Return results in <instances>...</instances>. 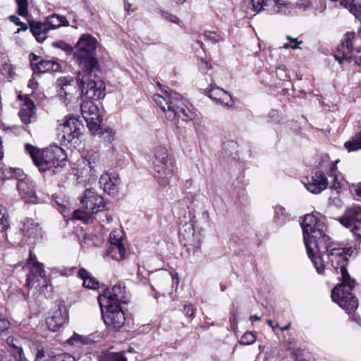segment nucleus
<instances>
[{"label":"nucleus","instance_id":"f3484780","mask_svg":"<svg viewBox=\"0 0 361 361\" xmlns=\"http://www.w3.org/2000/svg\"><path fill=\"white\" fill-rule=\"evenodd\" d=\"M20 231L24 237L35 241L42 237V228L38 223L30 218H25L21 222Z\"/></svg>","mask_w":361,"mask_h":361},{"label":"nucleus","instance_id":"5fc2aeb1","mask_svg":"<svg viewBox=\"0 0 361 361\" xmlns=\"http://www.w3.org/2000/svg\"><path fill=\"white\" fill-rule=\"evenodd\" d=\"M183 312L185 316L190 318V321L194 318L195 310L190 305H186L184 306Z\"/></svg>","mask_w":361,"mask_h":361},{"label":"nucleus","instance_id":"8fccbe9b","mask_svg":"<svg viewBox=\"0 0 361 361\" xmlns=\"http://www.w3.org/2000/svg\"><path fill=\"white\" fill-rule=\"evenodd\" d=\"M15 361H28L24 354L23 348H18L17 351L13 352Z\"/></svg>","mask_w":361,"mask_h":361},{"label":"nucleus","instance_id":"680f3d73","mask_svg":"<svg viewBox=\"0 0 361 361\" xmlns=\"http://www.w3.org/2000/svg\"><path fill=\"white\" fill-rule=\"evenodd\" d=\"M202 68L206 70L212 68V65L207 61H202Z\"/></svg>","mask_w":361,"mask_h":361},{"label":"nucleus","instance_id":"f704fd0d","mask_svg":"<svg viewBox=\"0 0 361 361\" xmlns=\"http://www.w3.org/2000/svg\"><path fill=\"white\" fill-rule=\"evenodd\" d=\"M99 361H127L122 353H106L100 357Z\"/></svg>","mask_w":361,"mask_h":361},{"label":"nucleus","instance_id":"e2e57ef3","mask_svg":"<svg viewBox=\"0 0 361 361\" xmlns=\"http://www.w3.org/2000/svg\"><path fill=\"white\" fill-rule=\"evenodd\" d=\"M267 323L273 329L279 327L278 323L274 324V321L271 319L267 320Z\"/></svg>","mask_w":361,"mask_h":361},{"label":"nucleus","instance_id":"c03bdc74","mask_svg":"<svg viewBox=\"0 0 361 361\" xmlns=\"http://www.w3.org/2000/svg\"><path fill=\"white\" fill-rule=\"evenodd\" d=\"M271 0H251L254 10L259 12L264 9V7L267 6Z\"/></svg>","mask_w":361,"mask_h":361},{"label":"nucleus","instance_id":"69168bd1","mask_svg":"<svg viewBox=\"0 0 361 361\" xmlns=\"http://www.w3.org/2000/svg\"><path fill=\"white\" fill-rule=\"evenodd\" d=\"M250 319L251 321H260L261 318L259 317H258L257 315H252V316H250Z\"/></svg>","mask_w":361,"mask_h":361},{"label":"nucleus","instance_id":"72a5a7b5","mask_svg":"<svg viewBox=\"0 0 361 361\" xmlns=\"http://www.w3.org/2000/svg\"><path fill=\"white\" fill-rule=\"evenodd\" d=\"M345 147L348 152L361 149V131L353 137L351 140L346 142Z\"/></svg>","mask_w":361,"mask_h":361},{"label":"nucleus","instance_id":"3c124183","mask_svg":"<svg viewBox=\"0 0 361 361\" xmlns=\"http://www.w3.org/2000/svg\"><path fill=\"white\" fill-rule=\"evenodd\" d=\"M1 73L4 76L9 78L12 77L14 74L12 66L8 63H5L1 68Z\"/></svg>","mask_w":361,"mask_h":361},{"label":"nucleus","instance_id":"4d7b16f0","mask_svg":"<svg viewBox=\"0 0 361 361\" xmlns=\"http://www.w3.org/2000/svg\"><path fill=\"white\" fill-rule=\"evenodd\" d=\"M162 17L166 19V20H169L171 23L178 24L180 23V20L178 18L173 14L166 13V12H162L161 13Z\"/></svg>","mask_w":361,"mask_h":361},{"label":"nucleus","instance_id":"4c0bfd02","mask_svg":"<svg viewBox=\"0 0 361 361\" xmlns=\"http://www.w3.org/2000/svg\"><path fill=\"white\" fill-rule=\"evenodd\" d=\"M274 217L281 223H284L288 219V213L286 209L281 205H276L274 208Z\"/></svg>","mask_w":361,"mask_h":361},{"label":"nucleus","instance_id":"2eb2a0df","mask_svg":"<svg viewBox=\"0 0 361 361\" xmlns=\"http://www.w3.org/2000/svg\"><path fill=\"white\" fill-rule=\"evenodd\" d=\"M307 180L303 182L305 188L314 194L320 193L330 184L324 174L319 171H316L310 180L307 178Z\"/></svg>","mask_w":361,"mask_h":361},{"label":"nucleus","instance_id":"0e129e2a","mask_svg":"<svg viewBox=\"0 0 361 361\" xmlns=\"http://www.w3.org/2000/svg\"><path fill=\"white\" fill-rule=\"evenodd\" d=\"M28 87L32 89H35L37 87V82L34 81V79H31L29 81Z\"/></svg>","mask_w":361,"mask_h":361},{"label":"nucleus","instance_id":"49530a36","mask_svg":"<svg viewBox=\"0 0 361 361\" xmlns=\"http://www.w3.org/2000/svg\"><path fill=\"white\" fill-rule=\"evenodd\" d=\"M52 44L54 47L65 51L68 54L73 52L72 47L63 41H57L54 42Z\"/></svg>","mask_w":361,"mask_h":361},{"label":"nucleus","instance_id":"a211bd4d","mask_svg":"<svg viewBox=\"0 0 361 361\" xmlns=\"http://www.w3.org/2000/svg\"><path fill=\"white\" fill-rule=\"evenodd\" d=\"M80 109L82 116L88 125L97 126L101 122L98 108L92 101L83 102Z\"/></svg>","mask_w":361,"mask_h":361},{"label":"nucleus","instance_id":"f03ea898","mask_svg":"<svg viewBox=\"0 0 361 361\" xmlns=\"http://www.w3.org/2000/svg\"><path fill=\"white\" fill-rule=\"evenodd\" d=\"M156 104L164 113L166 119L178 124L180 120L188 121L197 116L193 106L173 91L164 90L153 97Z\"/></svg>","mask_w":361,"mask_h":361},{"label":"nucleus","instance_id":"c756f323","mask_svg":"<svg viewBox=\"0 0 361 361\" xmlns=\"http://www.w3.org/2000/svg\"><path fill=\"white\" fill-rule=\"evenodd\" d=\"M78 161L81 162V165H87L96 169L99 162V155L94 150H89Z\"/></svg>","mask_w":361,"mask_h":361},{"label":"nucleus","instance_id":"bf43d9fd","mask_svg":"<svg viewBox=\"0 0 361 361\" xmlns=\"http://www.w3.org/2000/svg\"><path fill=\"white\" fill-rule=\"evenodd\" d=\"M30 61H31V65L33 67V70L35 71L36 69L37 68V63H38V62L40 61L39 57L34 54H32L30 55Z\"/></svg>","mask_w":361,"mask_h":361},{"label":"nucleus","instance_id":"a19ab883","mask_svg":"<svg viewBox=\"0 0 361 361\" xmlns=\"http://www.w3.org/2000/svg\"><path fill=\"white\" fill-rule=\"evenodd\" d=\"M255 334L251 331H247L242 336L240 343L244 345H251L255 343Z\"/></svg>","mask_w":361,"mask_h":361},{"label":"nucleus","instance_id":"cd10ccee","mask_svg":"<svg viewBox=\"0 0 361 361\" xmlns=\"http://www.w3.org/2000/svg\"><path fill=\"white\" fill-rule=\"evenodd\" d=\"M341 4L355 16L361 19V0H341Z\"/></svg>","mask_w":361,"mask_h":361},{"label":"nucleus","instance_id":"1a4fd4ad","mask_svg":"<svg viewBox=\"0 0 361 361\" xmlns=\"http://www.w3.org/2000/svg\"><path fill=\"white\" fill-rule=\"evenodd\" d=\"M100 308L104 322L107 327L117 330L124 325L126 317L121 305H102Z\"/></svg>","mask_w":361,"mask_h":361},{"label":"nucleus","instance_id":"c85d7f7f","mask_svg":"<svg viewBox=\"0 0 361 361\" xmlns=\"http://www.w3.org/2000/svg\"><path fill=\"white\" fill-rule=\"evenodd\" d=\"M45 23L48 25L49 30L56 29L61 26H67L68 25V21L66 18L64 16L58 14L50 15L47 18Z\"/></svg>","mask_w":361,"mask_h":361},{"label":"nucleus","instance_id":"09e8293b","mask_svg":"<svg viewBox=\"0 0 361 361\" xmlns=\"http://www.w3.org/2000/svg\"><path fill=\"white\" fill-rule=\"evenodd\" d=\"M9 19L11 22L14 23L16 25L20 26V28L18 29L16 32H19L20 30L25 31L27 29V24L21 22L18 17L13 15L9 17Z\"/></svg>","mask_w":361,"mask_h":361},{"label":"nucleus","instance_id":"9b49d317","mask_svg":"<svg viewBox=\"0 0 361 361\" xmlns=\"http://www.w3.org/2000/svg\"><path fill=\"white\" fill-rule=\"evenodd\" d=\"M126 287L121 283L114 285L111 288H106L102 295L98 296L99 306L102 305H117L125 302Z\"/></svg>","mask_w":361,"mask_h":361},{"label":"nucleus","instance_id":"6e6552de","mask_svg":"<svg viewBox=\"0 0 361 361\" xmlns=\"http://www.w3.org/2000/svg\"><path fill=\"white\" fill-rule=\"evenodd\" d=\"M356 34L355 32H348L345 34L344 40L338 46L334 57L341 64L344 63H350L354 61L355 63L361 68V47L353 51V47L355 45Z\"/></svg>","mask_w":361,"mask_h":361},{"label":"nucleus","instance_id":"aec40b11","mask_svg":"<svg viewBox=\"0 0 361 361\" xmlns=\"http://www.w3.org/2000/svg\"><path fill=\"white\" fill-rule=\"evenodd\" d=\"M20 101V110L19 116L25 124L31 123L32 118L35 114V105L33 102L26 95H18Z\"/></svg>","mask_w":361,"mask_h":361},{"label":"nucleus","instance_id":"774afa93","mask_svg":"<svg viewBox=\"0 0 361 361\" xmlns=\"http://www.w3.org/2000/svg\"><path fill=\"white\" fill-rule=\"evenodd\" d=\"M356 194L358 196L361 197V184L357 186V188L356 189Z\"/></svg>","mask_w":361,"mask_h":361},{"label":"nucleus","instance_id":"e433bc0d","mask_svg":"<svg viewBox=\"0 0 361 361\" xmlns=\"http://www.w3.org/2000/svg\"><path fill=\"white\" fill-rule=\"evenodd\" d=\"M17 5V13L22 17H27L29 15L28 0H15Z\"/></svg>","mask_w":361,"mask_h":361},{"label":"nucleus","instance_id":"de8ad7c7","mask_svg":"<svg viewBox=\"0 0 361 361\" xmlns=\"http://www.w3.org/2000/svg\"><path fill=\"white\" fill-rule=\"evenodd\" d=\"M310 0H298L295 4V7L302 11H305L311 7Z\"/></svg>","mask_w":361,"mask_h":361},{"label":"nucleus","instance_id":"f257e3e1","mask_svg":"<svg viewBox=\"0 0 361 361\" xmlns=\"http://www.w3.org/2000/svg\"><path fill=\"white\" fill-rule=\"evenodd\" d=\"M300 225L307 255L317 272L322 274L326 267H331L336 273H341V283L333 289L332 300L348 314L354 312L358 307V300L350 290L355 286V281L350 277L345 267L352 249L331 242L325 233L326 226L314 215H305Z\"/></svg>","mask_w":361,"mask_h":361},{"label":"nucleus","instance_id":"7c9ffc66","mask_svg":"<svg viewBox=\"0 0 361 361\" xmlns=\"http://www.w3.org/2000/svg\"><path fill=\"white\" fill-rule=\"evenodd\" d=\"M78 276L82 279L85 287L90 289H97L99 287L98 281L90 276L85 269H80L78 271Z\"/></svg>","mask_w":361,"mask_h":361},{"label":"nucleus","instance_id":"5701e85b","mask_svg":"<svg viewBox=\"0 0 361 361\" xmlns=\"http://www.w3.org/2000/svg\"><path fill=\"white\" fill-rule=\"evenodd\" d=\"M208 96L224 106L231 107L233 105V99L228 92L216 85L211 86Z\"/></svg>","mask_w":361,"mask_h":361},{"label":"nucleus","instance_id":"6e6d98bb","mask_svg":"<svg viewBox=\"0 0 361 361\" xmlns=\"http://www.w3.org/2000/svg\"><path fill=\"white\" fill-rule=\"evenodd\" d=\"M0 231L4 232L6 231L8 227L9 224L7 218L5 216L4 214H0Z\"/></svg>","mask_w":361,"mask_h":361},{"label":"nucleus","instance_id":"423d86ee","mask_svg":"<svg viewBox=\"0 0 361 361\" xmlns=\"http://www.w3.org/2000/svg\"><path fill=\"white\" fill-rule=\"evenodd\" d=\"M152 153L154 176L157 179H161L164 184H167L168 178L172 176L174 170L172 162L169 159L167 149L164 147H158Z\"/></svg>","mask_w":361,"mask_h":361},{"label":"nucleus","instance_id":"58836bf2","mask_svg":"<svg viewBox=\"0 0 361 361\" xmlns=\"http://www.w3.org/2000/svg\"><path fill=\"white\" fill-rule=\"evenodd\" d=\"M122 239H123V234L121 231L114 230L110 233V235H109L110 245L123 244Z\"/></svg>","mask_w":361,"mask_h":361},{"label":"nucleus","instance_id":"2f4dec72","mask_svg":"<svg viewBox=\"0 0 361 361\" xmlns=\"http://www.w3.org/2000/svg\"><path fill=\"white\" fill-rule=\"evenodd\" d=\"M29 345L31 350L35 352V361H42L45 357L44 347L43 343L36 340H30Z\"/></svg>","mask_w":361,"mask_h":361},{"label":"nucleus","instance_id":"6ab92c4d","mask_svg":"<svg viewBox=\"0 0 361 361\" xmlns=\"http://www.w3.org/2000/svg\"><path fill=\"white\" fill-rule=\"evenodd\" d=\"M338 161H336L335 163L330 162L329 157L328 155H325L322 158V161L319 163L321 168H329L330 174L329 177L332 178L330 187L334 189H339L342 187V177L340 172L337 170L336 164Z\"/></svg>","mask_w":361,"mask_h":361},{"label":"nucleus","instance_id":"338daca9","mask_svg":"<svg viewBox=\"0 0 361 361\" xmlns=\"http://www.w3.org/2000/svg\"><path fill=\"white\" fill-rule=\"evenodd\" d=\"M13 173H15L17 176H20L21 174H23V171L19 169H14Z\"/></svg>","mask_w":361,"mask_h":361},{"label":"nucleus","instance_id":"f8f14e48","mask_svg":"<svg viewBox=\"0 0 361 361\" xmlns=\"http://www.w3.org/2000/svg\"><path fill=\"white\" fill-rule=\"evenodd\" d=\"M80 204L88 212L97 213L105 207L104 199L94 190L87 189L80 200Z\"/></svg>","mask_w":361,"mask_h":361},{"label":"nucleus","instance_id":"13d9d810","mask_svg":"<svg viewBox=\"0 0 361 361\" xmlns=\"http://www.w3.org/2000/svg\"><path fill=\"white\" fill-rule=\"evenodd\" d=\"M6 343L14 349V351H17L18 348H22L21 346L18 345V339L13 336H8L6 339Z\"/></svg>","mask_w":361,"mask_h":361},{"label":"nucleus","instance_id":"a878e982","mask_svg":"<svg viewBox=\"0 0 361 361\" xmlns=\"http://www.w3.org/2000/svg\"><path fill=\"white\" fill-rule=\"evenodd\" d=\"M30 29L37 41L44 42L47 37V32L50 30L46 23L32 22L30 23Z\"/></svg>","mask_w":361,"mask_h":361},{"label":"nucleus","instance_id":"dca6fc26","mask_svg":"<svg viewBox=\"0 0 361 361\" xmlns=\"http://www.w3.org/2000/svg\"><path fill=\"white\" fill-rule=\"evenodd\" d=\"M121 179L114 173H105L99 178V184L104 191L111 196H115L118 192Z\"/></svg>","mask_w":361,"mask_h":361},{"label":"nucleus","instance_id":"37998d69","mask_svg":"<svg viewBox=\"0 0 361 361\" xmlns=\"http://www.w3.org/2000/svg\"><path fill=\"white\" fill-rule=\"evenodd\" d=\"M102 138L108 142H112L116 138V132L110 128H106L102 132Z\"/></svg>","mask_w":361,"mask_h":361},{"label":"nucleus","instance_id":"4be33fe9","mask_svg":"<svg viewBox=\"0 0 361 361\" xmlns=\"http://www.w3.org/2000/svg\"><path fill=\"white\" fill-rule=\"evenodd\" d=\"M17 189L22 198L26 199V202L33 204L40 203L36 196L33 185L27 180L20 179L17 183Z\"/></svg>","mask_w":361,"mask_h":361},{"label":"nucleus","instance_id":"9d476101","mask_svg":"<svg viewBox=\"0 0 361 361\" xmlns=\"http://www.w3.org/2000/svg\"><path fill=\"white\" fill-rule=\"evenodd\" d=\"M338 220L343 226L350 228L355 236L361 239L360 207H353L346 209Z\"/></svg>","mask_w":361,"mask_h":361},{"label":"nucleus","instance_id":"603ef678","mask_svg":"<svg viewBox=\"0 0 361 361\" xmlns=\"http://www.w3.org/2000/svg\"><path fill=\"white\" fill-rule=\"evenodd\" d=\"M53 361H75V359L73 356L66 354L61 353L54 357Z\"/></svg>","mask_w":361,"mask_h":361},{"label":"nucleus","instance_id":"7ed1b4c3","mask_svg":"<svg viewBox=\"0 0 361 361\" xmlns=\"http://www.w3.org/2000/svg\"><path fill=\"white\" fill-rule=\"evenodd\" d=\"M25 150L42 171L53 169V173H55L65 164L67 159L65 151L57 145H51L40 150L30 144H26Z\"/></svg>","mask_w":361,"mask_h":361},{"label":"nucleus","instance_id":"4468645a","mask_svg":"<svg viewBox=\"0 0 361 361\" xmlns=\"http://www.w3.org/2000/svg\"><path fill=\"white\" fill-rule=\"evenodd\" d=\"M186 228L183 232L180 228L179 234L184 241V245L187 247L189 252H192L194 254L197 252L201 246V240L198 233H195L192 224H186Z\"/></svg>","mask_w":361,"mask_h":361},{"label":"nucleus","instance_id":"412c9836","mask_svg":"<svg viewBox=\"0 0 361 361\" xmlns=\"http://www.w3.org/2000/svg\"><path fill=\"white\" fill-rule=\"evenodd\" d=\"M68 313L64 307H59L53 312L52 315L47 319L48 329L51 331H57L67 321Z\"/></svg>","mask_w":361,"mask_h":361},{"label":"nucleus","instance_id":"0eeeda50","mask_svg":"<svg viewBox=\"0 0 361 361\" xmlns=\"http://www.w3.org/2000/svg\"><path fill=\"white\" fill-rule=\"evenodd\" d=\"M82 128L83 126L77 117H66L57 128L58 137L63 145L71 144L75 146Z\"/></svg>","mask_w":361,"mask_h":361},{"label":"nucleus","instance_id":"ddd939ff","mask_svg":"<svg viewBox=\"0 0 361 361\" xmlns=\"http://www.w3.org/2000/svg\"><path fill=\"white\" fill-rule=\"evenodd\" d=\"M27 265L30 273L27 276L26 286L28 288H32L39 281V278L44 279L45 276L44 269L43 264L37 262L36 256L31 251L27 259Z\"/></svg>","mask_w":361,"mask_h":361},{"label":"nucleus","instance_id":"bb28decb","mask_svg":"<svg viewBox=\"0 0 361 361\" xmlns=\"http://www.w3.org/2000/svg\"><path fill=\"white\" fill-rule=\"evenodd\" d=\"M61 68L60 64L55 61L51 59H41L37 63V71L39 73H45L49 71H59Z\"/></svg>","mask_w":361,"mask_h":361},{"label":"nucleus","instance_id":"79ce46f5","mask_svg":"<svg viewBox=\"0 0 361 361\" xmlns=\"http://www.w3.org/2000/svg\"><path fill=\"white\" fill-rule=\"evenodd\" d=\"M202 36L205 40L209 41L213 44L217 43L223 40V38L220 35L212 32H207L204 33Z\"/></svg>","mask_w":361,"mask_h":361},{"label":"nucleus","instance_id":"052dcab7","mask_svg":"<svg viewBox=\"0 0 361 361\" xmlns=\"http://www.w3.org/2000/svg\"><path fill=\"white\" fill-rule=\"evenodd\" d=\"M231 316H232V318L231 319V324L232 326H234V324H236V323H237V322H236V317H237L236 312L233 310L232 312H231Z\"/></svg>","mask_w":361,"mask_h":361},{"label":"nucleus","instance_id":"473e14b6","mask_svg":"<svg viewBox=\"0 0 361 361\" xmlns=\"http://www.w3.org/2000/svg\"><path fill=\"white\" fill-rule=\"evenodd\" d=\"M109 252L113 259L118 261L124 257L126 250L123 244H118L115 245H110Z\"/></svg>","mask_w":361,"mask_h":361},{"label":"nucleus","instance_id":"c9c22d12","mask_svg":"<svg viewBox=\"0 0 361 361\" xmlns=\"http://www.w3.org/2000/svg\"><path fill=\"white\" fill-rule=\"evenodd\" d=\"M68 342L71 345H80L90 344L92 341L87 337L74 333L73 336L68 340Z\"/></svg>","mask_w":361,"mask_h":361},{"label":"nucleus","instance_id":"20e7f679","mask_svg":"<svg viewBox=\"0 0 361 361\" xmlns=\"http://www.w3.org/2000/svg\"><path fill=\"white\" fill-rule=\"evenodd\" d=\"M99 66L80 68L77 75V83L81 94L91 100H99L105 96V85L97 76Z\"/></svg>","mask_w":361,"mask_h":361},{"label":"nucleus","instance_id":"a18cd8bd","mask_svg":"<svg viewBox=\"0 0 361 361\" xmlns=\"http://www.w3.org/2000/svg\"><path fill=\"white\" fill-rule=\"evenodd\" d=\"M286 39L290 41V42H295V44H289L288 43H286L283 44V48L285 49H288L289 48H291L292 49H300V44L302 43V41H299L298 38H293L289 35L286 36Z\"/></svg>","mask_w":361,"mask_h":361},{"label":"nucleus","instance_id":"ea45409f","mask_svg":"<svg viewBox=\"0 0 361 361\" xmlns=\"http://www.w3.org/2000/svg\"><path fill=\"white\" fill-rule=\"evenodd\" d=\"M90 212H85L82 209H76L73 212V216L75 219L82 221L83 222H88L90 219Z\"/></svg>","mask_w":361,"mask_h":361},{"label":"nucleus","instance_id":"393cba45","mask_svg":"<svg viewBox=\"0 0 361 361\" xmlns=\"http://www.w3.org/2000/svg\"><path fill=\"white\" fill-rule=\"evenodd\" d=\"M74 84V80L71 77L60 78L57 80V85L60 87L59 96L65 102L68 100V96L72 94L75 90Z\"/></svg>","mask_w":361,"mask_h":361},{"label":"nucleus","instance_id":"b1692460","mask_svg":"<svg viewBox=\"0 0 361 361\" xmlns=\"http://www.w3.org/2000/svg\"><path fill=\"white\" fill-rule=\"evenodd\" d=\"M77 168L75 169V175L80 179V182H90L94 180L97 176V170L92 166L81 165V162L78 161Z\"/></svg>","mask_w":361,"mask_h":361},{"label":"nucleus","instance_id":"39448f33","mask_svg":"<svg viewBox=\"0 0 361 361\" xmlns=\"http://www.w3.org/2000/svg\"><path fill=\"white\" fill-rule=\"evenodd\" d=\"M97 44V39L90 34H83L80 37L76 44V51L74 54L80 68L92 67L94 69L98 66L95 57Z\"/></svg>","mask_w":361,"mask_h":361},{"label":"nucleus","instance_id":"864d4df0","mask_svg":"<svg viewBox=\"0 0 361 361\" xmlns=\"http://www.w3.org/2000/svg\"><path fill=\"white\" fill-rule=\"evenodd\" d=\"M10 327V322L7 318L0 313V331L7 330Z\"/></svg>","mask_w":361,"mask_h":361}]
</instances>
